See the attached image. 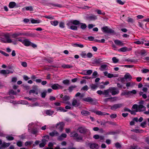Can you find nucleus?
Here are the masks:
<instances>
[{"label":"nucleus","instance_id":"1","mask_svg":"<svg viewBox=\"0 0 149 149\" xmlns=\"http://www.w3.org/2000/svg\"><path fill=\"white\" fill-rule=\"evenodd\" d=\"M17 40H12L7 35H5V39L1 40V42L5 43H12L13 44L16 45L17 44Z\"/></svg>","mask_w":149,"mask_h":149},{"label":"nucleus","instance_id":"2","mask_svg":"<svg viewBox=\"0 0 149 149\" xmlns=\"http://www.w3.org/2000/svg\"><path fill=\"white\" fill-rule=\"evenodd\" d=\"M132 108L135 109L136 112L143 111L146 109V107L142 104L138 105L136 104H134Z\"/></svg>","mask_w":149,"mask_h":149},{"label":"nucleus","instance_id":"3","mask_svg":"<svg viewBox=\"0 0 149 149\" xmlns=\"http://www.w3.org/2000/svg\"><path fill=\"white\" fill-rule=\"evenodd\" d=\"M102 31L104 33H111L114 32V31L110 29L107 26H105L101 28Z\"/></svg>","mask_w":149,"mask_h":149},{"label":"nucleus","instance_id":"4","mask_svg":"<svg viewBox=\"0 0 149 149\" xmlns=\"http://www.w3.org/2000/svg\"><path fill=\"white\" fill-rule=\"evenodd\" d=\"M109 90L110 91V93H111V94L113 95L117 94L119 93V91L115 88H109Z\"/></svg>","mask_w":149,"mask_h":149},{"label":"nucleus","instance_id":"5","mask_svg":"<svg viewBox=\"0 0 149 149\" xmlns=\"http://www.w3.org/2000/svg\"><path fill=\"white\" fill-rule=\"evenodd\" d=\"M64 125V123L63 122H61L57 123L56 125V127L57 128L62 131Z\"/></svg>","mask_w":149,"mask_h":149},{"label":"nucleus","instance_id":"6","mask_svg":"<svg viewBox=\"0 0 149 149\" xmlns=\"http://www.w3.org/2000/svg\"><path fill=\"white\" fill-rule=\"evenodd\" d=\"M123 106L122 104H115L111 106V109L113 110H116V109L121 107Z\"/></svg>","mask_w":149,"mask_h":149},{"label":"nucleus","instance_id":"7","mask_svg":"<svg viewBox=\"0 0 149 149\" xmlns=\"http://www.w3.org/2000/svg\"><path fill=\"white\" fill-rule=\"evenodd\" d=\"M13 71L9 70H1L0 71V73L3 75L8 74L10 73H13Z\"/></svg>","mask_w":149,"mask_h":149},{"label":"nucleus","instance_id":"8","mask_svg":"<svg viewBox=\"0 0 149 149\" xmlns=\"http://www.w3.org/2000/svg\"><path fill=\"white\" fill-rule=\"evenodd\" d=\"M104 73L105 76L109 78L115 77H118V76L117 75H115L113 74L109 73L107 72H104Z\"/></svg>","mask_w":149,"mask_h":149},{"label":"nucleus","instance_id":"9","mask_svg":"<svg viewBox=\"0 0 149 149\" xmlns=\"http://www.w3.org/2000/svg\"><path fill=\"white\" fill-rule=\"evenodd\" d=\"M89 146L90 148L92 149H97L99 147V145L96 143H89Z\"/></svg>","mask_w":149,"mask_h":149},{"label":"nucleus","instance_id":"10","mask_svg":"<svg viewBox=\"0 0 149 149\" xmlns=\"http://www.w3.org/2000/svg\"><path fill=\"white\" fill-rule=\"evenodd\" d=\"M114 42L115 44L120 46H122L124 45V44L122 41L118 40H114Z\"/></svg>","mask_w":149,"mask_h":149},{"label":"nucleus","instance_id":"11","mask_svg":"<svg viewBox=\"0 0 149 149\" xmlns=\"http://www.w3.org/2000/svg\"><path fill=\"white\" fill-rule=\"evenodd\" d=\"M80 102L79 100L74 99L72 102V105L74 107H77L79 106Z\"/></svg>","mask_w":149,"mask_h":149},{"label":"nucleus","instance_id":"12","mask_svg":"<svg viewBox=\"0 0 149 149\" xmlns=\"http://www.w3.org/2000/svg\"><path fill=\"white\" fill-rule=\"evenodd\" d=\"M52 88L54 90H56L62 88V86L58 84H55L51 86Z\"/></svg>","mask_w":149,"mask_h":149},{"label":"nucleus","instance_id":"13","mask_svg":"<svg viewBox=\"0 0 149 149\" xmlns=\"http://www.w3.org/2000/svg\"><path fill=\"white\" fill-rule=\"evenodd\" d=\"M99 69L100 70L103 71L108 70V67L107 65L103 64L100 66Z\"/></svg>","mask_w":149,"mask_h":149},{"label":"nucleus","instance_id":"14","mask_svg":"<svg viewBox=\"0 0 149 149\" xmlns=\"http://www.w3.org/2000/svg\"><path fill=\"white\" fill-rule=\"evenodd\" d=\"M22 10L23 11H24L25 10H29L30 11H32L33 10V8L32 6L25 7L23 8Z\"/></svg>","mask_w":149,"mask_h":149},{"label":"nucleus","instance_id":"15","mask_svg":"<svg viewBox=\"0 0 149 149\" xmlns=\"http://www.w3.org/2000/svg\"><path fill=\"white\" fill-rule=\"evenodd\" d=\"M87 130L84 127H81L78 129V131L81 133H84L87 131Z\"/></svg>","mask_w":149,"mask_h":149},{"label":"nucleus","instance_id":"16","mask_svg":"<svg viewBox=\"0 0 149 149\" xmlns=\"http://www.w3.org/2000/svg\"><path fill=\"white\" fill-rule=\"evenodd\" d=\"M22 34V35L26 36L27 37H34L36 35L35 34L33 33H25Z\"/></svg>","mask_w":149,"mask_h":149},{"label":"nucleus","instance_id":"17","mask_svg":"<svg viewBox=\"0 0 149 149\" xmlns=\"http://www.w3.org/2000/svg\"><path fill=\"white\" fill-rule=\"evenodd\" d=\"M23 44L25 46H28L31 45V42L29 40L25 39L23 40Z\"/></svg>","mask_w":149,"mask_h":149},{"label":"nucleus","instance_id":"18","mask_svg":"<svg viewBox=\"0 0 149 149\" xmlns=\"http://www.w3.org/2000/svg\"><path fill=\"white\" fill-rule=\"evenodd\" d=\"M118 51L120 52H125L129 51L130 50L128 48L126 47H124L118 49Z\"/></svg>","mask_w":149,"mask_h":149},{"label":"nucleus","instance_id":"19","mask_svg":"<svg viewBox=\"0 0 149 149\" xmlns=\"http://www.w3.org/2000/svg\"><path fill=\"white\" fill-rule=\"evenodd\" d=\"M110 91L109 90V88L107 90H104L103 91V95H104L106 97L110 96V95H109V93Z\"/></svg>","mask_w":149,"mask_h":149},{"label":"nucleus","instance_id":"20","mask_svg":"<svg viewBox=\"0 0 149 149\" xmlns=\"http://www.w3.org/2000/svg\"><path fill=\"white\" fill-rule=\"evenodd\" d=\"M42 143L39 144V146L40 147H43L45 146L46 143L47 141V140L45 139H43L42 141Z\"/></svg>","mask_w":149,"mask_h":149},{"label":"nucleus","instance_id":"21","mask_svg":"<svg viewBox=\"0 0 149 149\" xmlns=\"http://www.w3.org/2000/svg\"><path fill=\"white\" fill-rule=\"evenodd\" d=\"M49 135L52 136H58L59 135L58 133L56 131L54 130L49 134Z\"/></svg>","mask_w":149,"mask_h":149},{"label":"nucleus","instance_id":"22","mask_svg":"<svg viewBox=\"0 0 149 149\" xmlns=\"http://www.w3.org/2000/svg\"><path fill=\"white\" fill-rule=\"evenodd\" d=\"M22 35V34L19 32L15 33L11 35L12 38H16L17 37Z\"/></svg>","mask_w":149,"mask_h":149},{"label":"nucleus","instance_id":"23","mask_svg":"<svg viewBox=\"0 0 149 149\" xmlns=\"http://www.w3.org/2000/svg\"><path fill=\"white\" fill-rule=\"evenodd\" d=\"M125 78L129 80H130L132 79V77L128 73H127L124 76Z\"/></svg>","mask_w":149,"mask_h":149},{"label":"nucleus","instance_id":"24","mask_svg":"<svg viewBox=\"0 0 149 149\" xmlns=\"http://www.w3.org/2000/svg\"><path fill=\"white\" fill-rule=\"evenodd\" d=\"M81 114L84 116H87L90 115V113L88 111L86 110H82L81 112Z\"/></svg>","mask_w":149,"mask_h":149},{"label":"nucleus","instance_id":"25","mask_svg":"<svg viewBox=\"0 0 149 149\" xmlns=\"http://www.w3.org/2000/svg\"><path fill=\"white\" fill-rule=\"evenodd\" d=\"M31 22L32 24H38L40 23L41 21L39 19H31Z\"/></svg>","mask_w":149,"mask_h":149},{"label":"nucleus","instance_id":"26","mask_svg":"<svg viewBox=\"0 0 149 149\" xmlns=\"http://www.w3.org/2000/svg\"><path fill=\"white\" fill-rule=\"evenodd\" d=\"M62 67L64 68H72V66L70 65L63 64L62 65Z\"/></svg>","mask_w":149,"mask_h":149},{"label":"nucleus","instance_id":"27","mask_svg":"<svg viewBox=\"0 0 149 149\" xmlns=\"http://www.w3.org/2000/svg\"><path fill=\"white\" fill-rule=\"evenodd\" d=\"M72 46L74 47H79L81 48H82L84 47V46L83 45L77 43L72 44Z\"/></svg>","mask_w":149,"mask_h":149},{"label":"nucleus","instance_id":"28","mask_svg":"<svg viewBox=\"0 0 149 149\" xmlns=\"http://www.w3.org/2000/svg\"><path fill=\"white\" fill-rule=\"evenodd\" d=\"M16 5V3L14 2H11L9 4V7L10 8H13Z\"/></svg>","mask_w":149,"mask_h":149},{"label":"nucleus","instance_id":"29","mask_svg":"<svg viewBox=\"0 0 149 149\" xmlns=\"http://www.w3.org/2000/svg\"><path fill=\"white\" fill-rule=\"evenodd\" d=\"M78 136V134L75 132H72L70 135V136L71 137H76Z\"/></svg>","mask_w":149,"mask_h":149},{"label":"nucleus","instance_id":"30","mask_svg":"<svg viewBox=\"0 0 149 149\" xmlns=\"http://www.w3.org/2000/svg\"><path fill=\"white\" fill-rule=\"evenodd\" d=\"M47 115L49 116L52 115L54 113V111L50 110H47L45 111Z\"/></svg>","mask_w":149,"mask_h":149},{"label":"nucleus","instance_id":"31","mask_svg":"<svg viewBox=\"0 0 149 149\" xmlns=\"http://www.w3.org/2000/svg\"><path fill=\"white\" fill-rule=\"evenodd\" d=\"M10 144V143H6L4 142L2 144L1 146L3 148H7L8 147Z\"/></svg>","mask_w":149,"mask_h":149},{"label":"nucleus","instance_id":"32","mask_svg":"<svg viewBox=\"0 0 149 149\" xmlns=\"http://www.w3.org/2000/svg\"><path fill=\"white\" fill-rule=\"evenodd\" d=\"M52 25L54 26H57L58 24V22L56 20L52 21L50 22Z\"/></svg>","mask_w":149,"mask_h":149},{"label":"nucleus","instance_id":"33","mask_svg":"<svg viewBox=\"0 0 149 149\" xmlns=\"http://www.w3.org/2000/svg\"><path fill=\"white\" fill-rule=\"evenodd\" d=\"M57 111H61L65 112L67 111V110L65 109L64 108L60 107L57 108L56 109Z\"/></svg>","mask_w":149,"mask_h":149},{"label":"nucleus","instance_id":"34","mask_svg":"<svg viewBox=\"0 0 149 149\" xmlns=\"http://www.w3.org/2000/svg\"><path fill=\"white\" fill-rule=\"evenodd\" d=\"M63 102H66L69 100L70 99V97L67 95H65L63 98Z\"/></svg>","mask_w":149,"mask_h":149},{"label":"nucleus","instance_id":"35","mask_svg":"<svg viewBox=\"0 0 149 149\" xmlns=\"http://www.w3.org/2000/svg\"><path fill=\"white\" fill-rule=\"evenodd\" d=\"M76 140L77 141L81 142L82 141V137L81 136H78L76 137Z\"/></svg>","mask_w":149,"mask_h":149},{"label":"nucleus","instance_id":"36","mask_svg":"<svg viewBox=\"0 0 149 149\" xmlns=\"http://www.w3.org/2000/svg\"><path fill=\"white\" fill-rule=\"evenodd\" d=\"M134 43L137 45H141L143 44V42L142 40H137L135 41Z\"/></svg>","mask_w":149,"mask_h":149},{"label":"nucleus","instance_id":"37","mask_svg":"<svg viewBox=\"0 0 149 149\" xmlns=\"http://www.w3.org/2000/svg\"><path fill=\"white\" fill-rule=\"evenodd\" d=\"M80 24H81V28L82 29H84L86 28L87 26L86 24L83 23H81Z\"/></svg>","mask_w":149,"mask_h":149},{"label":"nucleus","instance_id":"38","mask_svg":"<svg viewBox=\"0 0 149 149\" xmlns=\"http://www.w3.org/2000/svg\"><path fill=\"white\" fill-rule=\"evenodd\" d=\"M67 136V135L65 134H62L60 136H59L58 137V139L59 140L61 139V137H63L64 138H65Z\"/></svg>","mask_w":149,"mask_h":149},{"label":"nucleus","instance_id":"39","mask_svg":"<svg viewBox=\"0 0 149 149\" xmlns=\"http://www.w3.org/2000/svg\"><path fill=\"white\" fill-rule=\"evenodd\" d=\"M72 23L74 25H77L80 24L79 21L77 20H74L72 21Z\"/></svg>","mask_w":149,"mask_h":149},{"label":"nucleus","instance_id":"40","mask_svg":"<svg viewBox=\"0 0 149 149\" xmlns=\"http://www.w3.org/2000/svg\"><path fill=\"white\" fill-rule=\"evenodd\" d=\"M146 53V52L145 50H141L139 51V54L141 55H144Z\"/></svg>","mask_w":149,"mask_h":149},{"label":"nucleus","instance_id":"41","mask_svg":"<svg viewBox=\"0 0 149 149\" xmlns=\"http://www.w3.org/2000/svg\"><path fill=\"white\" fill-rule=\"evenodd\" d=\"M80 55L82 58H85L86 56V54L84 52H82Z\"/></svg>","mask_w":149,"mask_h":149},{"label":"nucleus","instance_id":"42","mask_svg":"<svg viewBox=\"0 0 149 149\" xmlns=\"http://www.w3.org/2000/svg\"><path fill=\"white\" fill-rule=\"evenodd\" d=\"M129 91H124L121 93V95L123 96L125 95H130V93H129Z\"/></svg>","mask_w":149,"mask_h":149},{"label":"nucleus","instance_id":"43","mask_svg":"<svg viewBox=\"0 0 149 149\" xmlns=\"http://www.w3.org/2000/svg\"><path fill=\"white\" fill-rule=\"evenodd\" d=\"M112 61L114 63H116L118 61V59H117L116 57H113L112 58Z\"/></svg>","mask_w":149,"mask_h":149},{"label":"nucleus","instance_id":"44","mask_svg":"<svg viewBox=\"0 0 149 149\" xmlns=\"http://www.w3.org/2000/svg\"><path fill=\"white\" fill-rule=\"evenodd\" d=\"M98 139H99V141L103 142V140L104 139V136H100Z\"/></svg>","mask_w":149,"mask_h":149},{"label":"nucleus","instance_id":"45","mask_svg":"<svg viewBox=\"0 0 149 149\" xmlns=\"http://www.w3.org/2000/svg\"><path fill=\"white\" fill-rule=\"evenodd\" d=\"M33 143V142L32 141H27L25 143V145L26 146H30Z\"/></svg>","mask_w":149,"mask_h":149},{"label":"nucleus","instance_id":"46","mask_svg":"<svg viewBox=\"0 0 149 149\" xmlns=\"http://www.w3.org/2000/svg\"><path fill=\"white\" fill-rule=\"evenodd\" d=\"M141 72L143 73H146L149 72V70L147 69H144L141 70Z\"/></svg>","mask_w":149,"mask_h":149},{"label":"nucleus","instance_id":"47","mask_svg":"<svg viewBox=\"0 0 149 149\" xmlns=\"http://www.w3.org/2000/svg\"><path fill=\"white\" fill-rule=\"evenodd\" d=\"M97 73L96 71H94L92 74V77L93 78H95L97 77Z\"/></svg>","mask_w":149,"mask_h":149},{"label":"nucleus","instance_id":"48","mask_svg":"<svg viewBox=\"0 0 149 149\" xmlns=\"http://www.w3.org/2000/svg\"><path fill=\"white\" fill-rule=\"evenodd\" d=\"M117 2L118 4L123 5L125 3V2L122 1L121 0H117Z\"/></svg>","mask_w":149,"mask_h":149},{"label":"nucleus","instance_id":"49","mask_svg":"<svg viewBox=\"0 0 149 149\" xmlns=\"http://www.w3.org/2000/svg\"><path fill=\"white\" fill-rule=\"evenodd\" d=\"M84 100L85 101L87 102H92L93 101L92 99L90 97H88L84 99Z\"/></svg>","mask_w":149,"mask_h":149},{"label":"nucleus","instance_id":"50","mask_svg":"<svg viewBox=\"0 0 149 149\" xmlns=\"http://www.w3.org/2000/svg\"><path fill=\"white\" fill-rule=\"evenodd\" d=\"M137 91L136 90H133L132 91H129V93H130V94H136Z\"/></svg>","mask_w":149,"mask_h":149},{"label":"nucleus","instance_id":"51","mask_svg":"<svg viewBox=\"0 0 149 149\" xmlns=\"http://www.w3.org/2000/svg\"><path fill=\"white\" fill-rule=\"evenodd\" d=\"M70 81L68 79L65 80L63 81V83L65 84H69Z\"/></svg>","mask_w":149,"mask_h":149},{"label":"nucleus","instance_id":"52","mask_svg":"<svg viewBox=\"0 0 149 149\" xmlns=\"http://www.w3.org/2000/svg\"><path fill=\"white\" fill-rule=\"evenodd\" d=\"M6 138L7 139L9 140H12L14 139V138L11 136H8Z\"/></svg>","mask_w":149,"mask_h":149},{"label":"nucleus","instance_id":"53","mask_svg":"<svg viewBox=\"0 0 149 149\" xmlns=\"http://www.w3.org/2000/svg\"><path fill=\"white\" fill-rule=\"evenodd\" d=\"M96 11L99 14H102L103 15H104L105 14V13H102L101 10H97Z\"/></svg>","mask_w":149,"mask_h":149},{"label":"nucleus","instance_id":"54","mask_svg":"<svg viewBox=\"0 0 149 149\" xmlns=\"http://www.w3.org/2000/svg\"><path fill=\"white\" fill-rule=\"evenodd\" d=\"M21 65L24 67H26L27 66V64L25 62H21Z\"/></svg>","mask_w":149,"mask_h":149},{"label":"nucleus","instance_id":"55","mask_svg":"<svg viewBox=\"0 0 149 149\" xmlns=\"http://www.w3.org/2000/svg\"><path fill=\"white\" fill-rule=\"evenodd\" d=\"M94 41L98 42L104 43L105 42V40L103 39H101L100 40H95Z\"/></svg>","mask_w":149,"mask_h":149},{"label":"nucleus","instance_id":"56","mask_svg":"<svg viewBox=\"0 0 149 149\" xmlns=\"http://www.w3.org/2000/svg\"><path fill=\"white\" fill-rule=\"evenodd\" d=\"M88 39L90 41H93L94 40V38L92 36H89L88 37Z\"/></svg>","mask_w":149,"mask_h":149},{"label":"nucleus","instance_id":"57","mask_svg":"<svg viewBox=\"0 0 149 149\" xmlns=\"http://www.w3.org/2000/svg\"><path fill=\"white\" fill-rule=\"evenodd\" d=\"M70 29L72 30H76L77 27L75 26L72 25L70 26Z\"/></svg>","mask_w":149,"mask_h":149},{"label":"nucleus","instance_id":"58","mask_svg":"<svg viewBox=\"0 0 149 149\" xmlns=\"http://www.w3.org/2000/svg\"><path fill=\"white\" fill-rule=\"evenodd\" d=\"M60 27L61 28H63L64 27V24L63 22H61L59 24Z\"/></svg>","mask_w":149,"mask_h":149},{"label":"nucleus","instance_id":"59","mask_svg":"<svg viewBox=\"0 0 149 149\" xmlns=\"http://www.w3.org/2000/svg\"><path fill=\"white\" fill-rule=\"evenodd\" d=\"M110 116L111 118H114L116 117L117 115L116 114H111Z\"/></svg>","mask_w":149,"mask_h":149},{"label":"nucleus","instance_id":"60","mask_svg":"<svg viewBox=\"0 0 149 149\" xmlns=\"http://www.w3.org/2000/svg\"><path fill=\"white\" fill-rule=\"evenodd\" d=\"M92 71L91 70H86V73L87 75H90L92 73Z\"/></svg>","mask_w":149,"mask_h":149},{"label":"nucleus","instance_id":"61","mask_svg":"<svg viewBox=\"0 0 149 149\" xmlns=\"http://www.w3.org/2000/svg\"><path fill=\"white\" fill-rule=\"evenodd\" d=\"M91 89H94L97 88V86L94 85V84H92L91 86Z\"/></svg>","mask_w":149,"mask_h":149},{"label":"nucleus","instance_id":"62","mask_svg":"<svg viewBox=\"0 0 149 149\" xmlns=\"http://www.w3.org/2000/svg\"><path fill=\"white\" fill-rule=\"evenodd\" d=\"M98 115H103V113H102L100 111H97L95 112Z\"/></svg>","mask_w":149,"mask_h":149},{"label":"nucleus","instance_id":"63","mask_svg":"<svg viewBox=\"0 0 149 149\" xmlns=\"http://www.w3.org/2000/svg\"><path fill=\"white\" fill-rule=\"evenodd\" d=\"M86 56L88 58H91L92 56V54L91 53H90V52L88 53L87 54H86Z\"/></svg>","mask_w":149,"mask_h":149},{"label":"nucleus","instance_id":"64","mask_svg":"<svg viewBox=\"0 0 149 149\" xmlns=\"http://www.w3.org/2000/svg\"><path fill=\"white\" fill-rule=\"evenodd\" d=\"M99 136H100L97 134H95L93 136V138L96 139H97L99 138Z\"/></svg>","mask_w":149,"mask_h":149}]
</instances>
